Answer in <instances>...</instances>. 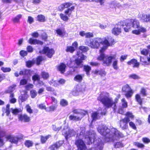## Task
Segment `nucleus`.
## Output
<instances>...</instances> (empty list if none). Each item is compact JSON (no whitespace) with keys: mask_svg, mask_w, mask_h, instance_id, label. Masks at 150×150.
<instances>
[{"mask_svg":"<svg viewBox=\"0 0 150 150\" xmlns=\"http://www.w3.org/2000/svg\"><path fill=\"white\" fill-rule=\"evenodd\" d=\"M97 130L101 134L105 137V141L106 142H114L119 137H124V135L117 129L112 128L110 131V129L105 125L99 126Z\"/></svg>","mask_w":150,"mask_h":150,"instance_id":"obj_1","label":"nucleus"},{"mask_svg":"<svg viewBox=\"0 0 150 150\" xmlns=\"http://www.w3.org/2000/svg\"><path fill=\"white\" fill-rule=\"evenodd\" d=\"M97 100L103 105L105 107L103 111L105 109L106 112V109L112 108L113 111L115 112L117 108L116 103L118 101V99L116 98L113 100L112 98L110 97L109 94L106 92H101L97 98Z\"/></svg>","mask_w":150,"mask_h":150,"instance_id":"obj_2","label":"nucleus"},{"mask_svg":"<svg viewBox=\"0 0 150 150\" xmlns=\"http://www.w3.org/2000/svg\"><path fill=\"white\" fill-rule=\"evenodd\" d=\"M114 41L113 39L111 38H109L108 40H105L104 41L100 38H96L86 41V44L91 48L97 49L98 48L100 45L101 44L103 45L102 48L106 46H107V48L108 46L111 45Z\"/></svg>","mask_w":150,"mask_h":150,"instance_id":"obj_3","label":"nucleus"},{"mask_svg":"<svg viewBox=\"0 0 150 150\" xmlns=\"http://www.w3.org/2000/svg\"><path fill=\"white\" fill-rule=\"evenodd\" d=\"M77 131L76 138H79V139H77L75 142V144L77 146L78 150H86L87 148L84 142L81 139L84 137L85 132V128L84 127H79Z\"/></svg>","mask_w":150,"mask_h":150,"instance_id":"obj_4","label":"nucleus"},{"mask_svg":"<svg viewBox=\"0 0 150 150\" xmlns=\"http://www.w3.org/2000/svg\"><path fill=\"white\" fill-rule=\"evenodd\" d=\"M107 49V46L102 48L100 50V55L97 59L99 60H103V64L104 66H109L112 62V59H115L114 56H112L105 55L104 53V51Z\"/></svg>","mask_w":150,"mask_h":150,"instance_id":"obj_5","label":"nucleus"},{"mask_svg":"<svg viewBox=\"0 0 150 150\" xmlns=\"http://www.w3.org/2000/svg\"><path fill=\"white\" fill-rule=\"evenodd\" d=\"M75 8L74 6H72L70 8L65 10L64 12L65 14L62 13L60 14V18L64 21H67L69 19L68 16H71L72 11Z\"/></svg>","mask_w":150,"mask_h":150,"instance_id":"obj_6","label":"nucleus"},{"mask_svg":"<svg viewBox=\"0 0 150 150\" xmlns=\"http://www.w3.org/2000/svg\"><path fill=\"white\" fill-rule=\"evenodd\" d=\"M96 134L94 132H87L85 136V142L88 144H90L92 142H93L95 145L97 142L95 140Z\"/></svg>","mask_w":150,"mask_h":150,"instance_id":"obj_7","label":"nucleus"},{"mask_svg":"<svg viewBox=\"0 0 150 150\" xmlns=\"http://www.w3.org/2000/svg\"><path fill=\"white\" fill-rule=\"evenodd\" d=\"M77 55L78 56V59H76L75 61V63L76 64L75 67L81 68L83 66V62L82 60L85 59L86 57V56L83 55L81 52L80 53L79 52H77Z\"/></svg>","mask_w":150,"mask_h":150,"instance_id":"obj_8","label":"nucleus"},{"mask_svg":"<svg viewBox=\"0 0 150 150\" xmlns=\"http://www.w3.org/2000/svg\"><path fill=\"white\" fill-rule=\"evenodd\" d=\"M102 108H100L98 109V110L97 112H95L92 113L91 117L93 121L96 120L98 119H99L101 116L103 115H105L106 114V110L105 111L100 112V110H101Z\"/></svg>","mask_w":150,"mask_h":150,"instance_id":"obj_9","label":"nucleus"},{"mask_svg":"<svg viewBox=\"0 0 150 150\" xmlns=\"http://www.w3.org/2000/svg\"><path fill=\"white\" fill-rule=\"evenodd\" d=\"M62 134L65 135L66 139H67L69 137H71L75 135L76 131L73 129H69L68 128L64 129L62 131Z\"/></svg>","mask_w":150,"mask_h":150,"instance_id":"obj_10","label":"nucleus"},{"mask_svg":"<svg viewBox=\"0 0 150 150\" xmlns=\"http://www.w3.org/2000/svg\"><path fill=\"white\" fill-rule=\"evenodd\" d=\"M130 121L128 117H125L120 120V127L123 130L127 129L128 128V123Z\"/></svg>","mask_w":150,"mask_h":150,"instance_id":"obj_11","label":"nucleus"},{"mask_svg":"<svg viewBox=\"0 0 150 150\" xmlns=\"http://www.w3.org/2000/svg\"><path fill=\"white\" fill-rule=\"evenodd\" d=\"M54 51L52 49H49L47 47H45L42 51L40 52L41 53L46 54L49 58H51L54 53Z\"/></svg>","mask_w":150,"mask_h":150,"instance_id":"obj_12","label":"nucleus"},{"mask_svg":"<svg viewBox=\"0 0 150 150\" xmlns=\"http://www.w3.org/2000/svg\"><path fill=\"white\" fill-rule=\"evenodd\" d=\"M72 4V3L69 2L63 3L58 7L57 9L58 11L62 12L65 8H70V6H73Z\"/></svg>","mask_w":150,"mask_h":150,"instance_id":"obj_13","label":"nucleus"},{"mask_svg":"<svg viewBox=\"0 0 150 150\" xmlns=\"http://www.w3.org/2000/svg\"><path fill=\"white\" fill-rule=\"evenodd\" d=\"M129 22V24L131 25V27L134 28H138L139 27L140 25L139 21L136 19H131L130 20H127Z\"/></svg>","mask_w":150,"mask_h":150,"instance_id":"obj_14","label":"nucleus"},{"mask_svg":"<svg viewBox=\"0 0 150 150\" xmlns=\"http://www.w3.org/2000/svg\"><path fill=\"white\" fill-rule=\"evenodd\" d=\"M72 112L78 115L77 116L82 115V117L87 113V111L80 109H74L72 110Z\"/></svg>","mask_w":150,"mask_h":150,"instance_id":"obj_15","label":"nucleus"},{"mask_svg":"<svg viewBox=\"0 0 150 150\" xmlns=\"http://www.w3.org/2000/svg\"><path fill=\"white\" fill-rule=\"evenodd\" d=\"M6 138L8 141L11 143L17 144L18 143V139L13 136L8 135L6 137Z\"/></svg>","mask_w":150,"mask_h":150,"instance_id":"obj_16","label":"nucleus"},{"mask_svg":"<svg viewBox=\"0 0 150 150\" xmlns=\"http://www.w3.org/2000/svg\"><path fill=\"white\" fill-rule=\"evenodd\" d=\"M140 60L144 65H148L150 64V58L148 57L145 56L143 57H140Z\"/></svg>","mask_w":150,"mask_h":150,"instance_id":"obj_17","label":"nucleus"},{"mask_svg":"<svg viewBox=\"0 0 150 150\" xmlns=\"http://www.w3.org/2000/svg\"><path fill=\"white\" fill-rule=\"evenodd\" d=\"M63 143L62 141H59L56 142L50 147V149L51 150H55L60 146Z\"/></svg>","mask_w":150,"mask_h":150,"instance_id":"obj_18","label":"nucleus"},{"mask_svg":"<svg viewBox=\"0 0 150 150\" xmlns=\"http://www.w3.org/2000/svg\"><path fill=\"white\" fill-rule=\"evenodd\" d=\"M112 33L115 35H119L121 32V28L118 26H115L111 30Z\"/></svg>","mask_w":150,"mask_h":150,"instance_id":"obj_19","label":"nucleus"},{"mask_svg":"<svg viewBox=\"0 0 150 150\" xmlns=\"http://www.w3.org/2000/svg\"><path fill=\"white\" fill-rule=\"evenodd\" d=\"M66 67V66L65 64L61 63L57 66V69L61 73L63 74L65 72Z\"/></svg>","mask_w":150,"mask_h":150,"instance_id":"obj_20","label":"nucleus"},{"mask_svg":"<svg viewBox=\"0 0 150 150\" xmlns=\"http://www.w3.org/2000/svg\"><path fill=\"white\" fill-rule=\"evenodd\" d=\"M127 63L129 65L132 64L133 67L138 68L139 65V63L137 62V60L135 59H131L130 61L127 62Z\"/></svg>","mask_w":150,"mask_h":150,"instance_id":"obj_21","label":"nucleus"},{"mask_svg":"<svg viewBox=\"0 0 150 150\" xmlns=\"http://www.w3.org/2000/svg\"><path fill=\"white\" fill-rule=\"evenodd\" d=\"M19 119L25 122H28L30 120V118L25 114L19 115Z\"/></svg>","mask_w":150,"mask_h":150,"instance_id":"obj_22","label":"nucleus"},{"mask_svg":"<svg viewBox=\"0 0 150 150\" xmlns=\"http://www.w3.org/2000/svg\"><path fill=\"white\" fill-rule=\"evenodd\" d=\"M103 144L101 142L98 143L97 145H95V148H91L90 150H102L103 148Z\"/></svg>","mask_w":150,"mask_h":150,"instance_id":"obj_23","label":"nucleus"},{"mask_svg":"<svg viewBox=\"0 0 150 150\" xmlns=\"http://www.w3.org/2000/svg\"><path fill=\"white\" fill-rule=\"evenodd\" d=\"M32 71L29 70H25L23 71H21L19 72V75H24L28 78L31 75Z\"/></svg>","mask_w":150,"mask_h":150,"instance_id":"obj_24","label":"nucleus"},{"mask_svg":"<svg viewBox=\"0 0 150 150\" xmlns=\"http://www.w3.org/2000/svg\"><path fill=\"white\" fill-rule=\"evenodd\" d=\"M82 118V116H74L71 115L69 116V119L70 120L75 121H78L80 120Z\"/></svg>","mask_w":150,"mask_h":150,"instance_id":"obj_25","label":"nucleus"},{"mask_svg":"<svg viewBox=\"0 0 150 150\" xmlns=\"http://www.w3.org/2000/svg\"><path fill=\"white\" fill-rule=\"evenodd\" d=\"M29 42L30 43L34 45L39 44L42 45L43 44L42 42L36 39H34L32 38H30V39L29 40Z\"/></svg>","mask_w":150,"mask_h":150,"instance_id":"obj_26","label":"nucleus"},{"mask_svg":"<svg viewBox=\"0 0 150 150\" xmlns=\"http://www.w3.org/2000/svg\"><path fill=\"white\" fill-rule=\"evenodd\" d=\"M141 19L143 22H150V14H142Z\"/></svg>","mask_w":150,"mask_h":150,"instance_id":"obj_27","label":"nucleus"},{"mask_svg":"<svg viewBox=\"0 0 150 150\" xmlns=\"http://www.w3.org/2000/svg\"><path fill=\"white\" fill-rule=\"evenodd\" d=\"M135 98L136 101L141 105V107H142V99L141 98L140 95L139 94H137L135 95Z\"/></svg>","mask_w":150,"mask_h":150,"instance_id":"obj_28","label":"nucleus"},{"mask_svg":"<svg viewBox=\"0 0 150 150\" xmlns=\"http://www.w3.org/2000/svg\"><path fill=\"white\" fill-rule=\"evenodd\" d=\"M112 5L115 8V10H116V8L118 7V8H120L121 7V6L120 5L119 3H117V2L112 1L110 2V7H111Z\"/></svg>","mask_w":150,"mask_h":150,"instance_id":"obj_29","label":"nucleus"},{"mask_svg":"<svg viewBox=\"0 0 150 150\" xmlns=\"http://www.w3.org/2000/svg\"><path fill=\"white\" fill-rule=\"evenodd\" d=\"M41 75L44 79H47L49 77V74L48 72L45 71H42L41 73Z\"/></svg>","mask_w":150,"mask_h":150,"instance_id":"obj_30","label":"nucleus"},{"mask_svg":"<svg viewBox=\"0 0 150 150\" xmlns=\"http://www.w3.org/2000/svg\"><path fill=\"white\" fill-rule=\"evenodd\" d=\"M37 20L41 22H44L45 21V16L43 15L40 14L37 16Z\"/></svg>","mask_w":150,"mask_h":150,"instance_id":"obj_31","label":"nucleus"},{"mask_svg":"<svg viewBox=\"0 0 150 150\" xmlns=\"http://www.w3.org/2000/svg\"><path fill=\"white\" fill-rule=\"evenodd\" d=\"M51 137V136L50 135H48L45 137H44L42 136H41L40 140L42 144L45 143L47 140L49 138Z\"/></svg>","mask_w":150,"mask_h":150,"instance_id":"obj_32","label":"nucleus"},{"mask_svg":"<svg viewBox=\"0 0 150 150\" xmlns=\"http://www.w3.org/2000/svg\"><path fill=\"white\" fill-rule=\"evenodd\" d=\"M9 100L10 103H14L16 102V99L14 98V94L13 93H11L9 96Z\"/></svg>","mask_w":150,"mask_h":150,"instance_id":"obj_33","label":"nucleus"},{"mask_svg":"<svg viewBox=\"0 0 150 150\" xmlns=\"http://www.w3.org/2000/svg\"><path fill=\"white\" fill-rule=\"evenodd\" d=\"M125 26L126 27H125L124 28V30L126 32H128L129 31V30L131 28V25H130L129 24V22L127 20L126 21Z\"/></svg>","mask_w":150,"mask_h":150,"instance_id":"obj_34","label":"nucleus"},{"mask_svg":"<svg viewBox=\"0 0 150 150\" xmlns=\"http://www.w3.org/2000/svg\"><path fill=\"white\" fill-rule=\"evenodd\" d=\"M24 144L27 147L29 148L33 146V143L30 140H27L25 141Z\"/></svg>","mask_w":150,"mask_h":150,"instance_id":"obj_35","label":"nucleus"},{"mask_svg":"<svg viewBox=\"0 0 150 150\" xmlns=\"http://www.w3.org/2000/svg\"><path fill=\"white\" fill-rule=\"evenodd\" d=\"M140 93L143 96H147L146 90V89L143 87L141 88L140 90Z\"/></svg>","mask_w":150,"mask_h":150,"instance_id":"obj_36","label":"nucleus"},{"mask_svg":"<svg viewBox=\"0 0 150 150\" xmlns=\"http://www.w3.org/2000/svg\"><path fill=\"white\" fill-rule=\"evenodd\" d=\"M95 73L98 74L102 76H105L106 74L105 72L103 70H101L99 71L96 70L95 71Z\"/></svg>","mask_w":150,"mask_h":150,"instance_id":"obj_37","label":"nucleus"},{"mask_svg":"<svg viewBox=\"0 0 150 150\" xmlns=\"http://www.w3.org/2000/svg\"><path fill=\"white\" fill-rule=\"evenodd\" d=\"M84 70L86 72L87 75L89 74V71L91 70V67L88 65H85L83 67Z\"/></svg>","mask_w":150,"mask_h":150,"instance_id":"obj_38","label":"nucleus"},{"mask_svg":"<svg viewBox=\"0 0 150 150\" xmlns=\"http://www.w3.org/2000/svg\"><path fill=\"white\" fill-rule=\"evenodd\" d=\"M121 101L122 103L121 107L123 108H127V104L125 99L122 98L121 100Z\"/></svg>","mask_w":150,"mask_h":150,"instance_id":"obj_39","label":"nucleus"},{"mask_svg":"<svg viewBox=\"0 0 150 150\" xmlns=\"http://www.w3.org/2000/svg\"><path fill=\"white\" fill-rule=\"evenodd\" d=\"M28 97V96L27 93L25 92H24V94L21 95L20 99L22 102H23L25 100L27 99Z\"/></svg>","mask_w":150,"mask_h":150,"instance_id":"obj_40","label":"nucleus"},{"mask_svg":"<svg viewBox=\"0 0 150 150\" xmlns=\"http://www.w3.org/2000/svg\"><path fill=\"white\" fill-rule=\"evenodd\" d=\"M79 49L83 52H86L89 49L88 47H87L82 46L79 47Z\"/></svg>","mask_w":150,"mask_h":150,"instance_id":"obj_41","label":"nucleus"},{"mask_svg":"<svg viewBox=\"0 0 150 150\" xmlns=\"http://www.w3.org/2000/svg\"><path fill=\"white\" fill-rule=\"evenodd\" d=\"M82 76L79 75L76 76L74 78V80L78 82H80L82 80Z\"/></svg>","mask_w":150,"mask_h":150,"instance_id":"obj_42","label":"nucleus"},{"mask_svg":"<svg viewBox=\"0 0 150 150\" xmlns=\"http://www.w3.org/2000/svg\"><path fill=\"white\" fill-rule=\"evenodd\" d=\"M114 146L115 148H120L123 147L124 145L121 142H117L114 144Z\"/></svg>","mask_w":150,"mask_h":150,"instance_id":"obj_43","label":"nucleus"},{"mask_svg":"<svg viewBox=\"0 0 150 150\" xmlns=\"http://www.w3.org/2000/svg\"><path fill=\"white\" fill-rule=\"evenodd\" d=\"M126 92L127 93L125 94V96L127 98L130 97L133 93V91L132 89Z\"/></svg>","mask_w":150,"mask_h":150,"instance_id":"obj_44","label":"nucleus"},{"mask_svg":"<svg viewBox=\"0 0 150 150\" xmlns=\"http://www.w3.org/2000/svg\"><path fill=\"white\" fill-rule=\"evenodd\" d=\"M125 115L127 116L126 117H128L129 120H130V118L132 119L134 117V116L132 114V113L130 112H127Z\"/></svg>","mask_w":150,"mask_h":150,"instance_id":"obj_45","label":"nucleus"},{"mask_svg":"<svg viewBox=\"0 0 150 150\" xmlns=\"http://www.w3.org/2000/svg\"><path fill=\"white\" fill-rule=\"evenodd\" d=\"M50 85H52L53 86L57 87L59 86V83L58 81H54L52 80L50 82Z\"/></svg>","mask_w":150,"mask_h":150,"instance_id":"obj_46","label":"nucleus"},{"mask_svg":"<svg viewBox=\"0 0 150 150\" xmlns=\"http://www.w3.org/2000/svg\"><path fill=\"white\" fill-rule=\"evenodd\" d=\"M75 50V49L72 46H67L66 49V51L67 52H70L72 53Z\"/></svg>","mask_w":150,"mask_h":150,"instance_id":"obj_47","label":"nucleus"},{"mask_svg":"<svg viewBox=\"0 0 150 150\" xmlns=\"http://www.w3.org/2000/svg\"><path fill=\"white\" fill-rule=\"evenodd\" d=\"M16 86V85H12V86L10 87L8 89L6 90V92L7 93H11L15 89L14 87Z\"/></svg>","mask_w":150,"mask_h":150,"instance_id":"obj_48","label":"nucleus"},{"mask_svg":"<svg viewBox=\"0 0 150 150\" xmlns=\"http://www.w3.org/2000/svg\"><path fill=\"white\" fill-rule=\"evenodd\" d=\"M131 89L129 87L128 85H126L125 86H124L122 88V90L123 91L126 92L127 91H128L129 90Z\"/></svg>","mask_w":150,"mask_h":150,"instance_id":"obj_49","label":"nucleus"},{"mask_svg":"<svg viewBox=\"0 0 150 150\" xmlns=\"http://www.w3.org/2000/svg\"><path fill=\"white\" fill-rule=\"evenodd\" d=\"M118 60L115 59L113 62L112 66L114 69H118L117 66Z\"/></svg>","mask_w":150,"mask_h":150,"instance_id":"obj_50","label":"nucleus"},{"mask_svg":"<svg viewBox=\"0 0 150 150\" xmlns=\"http://www.w3.org/2000/svg\"><path fill=\"white\" fill-rule=\"evenodd\" d=\"M30 95L32 98H34L37 95V92L35 90H32L30 91Z\"/></svg>","mask_w":150,"mask_h":150,"instance_id":"obj_51","label":"nucleus"},{"mask_svg":"<svg viewBox=\"0 0 150 150\" xmlns=\"http://www.w3.org/2000/svg\"><path fill=\"white\" fill-rule=\"evenodd\" d=\"M25 108L27 112L31 114L33 112V110L30 107L28 104L26 106Z\"/></svg>","mask_w":150,"mask_h":150,"instance_id":"obj_52","label":"nucleus"},{"mask_svg":"<svg viewBox=\"0 0 150 150\" xmlns=\"http://www.w3.org/2000/svg\"><path fill=\"white\" fill-rule=\"evenodd\" d=\"M57 33L61 36H63V34L64 33V31L60 29H58L56 30Z\"/></svg>","mask_w":150,"mask_h":150,"instance_id":"obj_53","label":"nucleus"},{"mask_svg":"<svg viewBox=\"0 0 150 150\" xmlns=\"http://www.w3.org/2000/svg\"><path fill=\"white\" fill-rule=\"evenodd\" d=\"M129 77L134 79H138L140 77L135 74H132L129 75Z\"/></svg>","mask_w":150,"mask_h":150,"instance_id":"obj_54","label":"nucleus"},{"mask_svg":"<svg viewBox=\"0 0 150 150\" xmlns=\"http://www.w3.org/2000/svg\"><path fill=\"white\" fill-rule=\"evenodd\" d=\"M60 104L62 106H66L68 105V102L66 100L62 99L60 101Z\"/></svg>","mask_w":150,"mask_h":150,"instance_id":"obj_55","label":"nucleus"},{"mask_svg":"<svg viewBox=\"0 0 150 150\" xmlns=\"http://www.w3.org/2000/svg\"><path fill=\"white\" fill-rule=\"evenodd\" d=\"M134 144L135 146H136L139 148H143L144 146L143 144L139 143L138 142H134Z\"/></svg>","mask_w":150,"mask_h":150,"instance_id":"obj_56","label":"nucleus"},{"mask_svg":"<svg viewBox=\"0 0 150 150\" xmlns=\"http://www.w3.org/2000/svg\"><path fill=\"white\" fill-rule=\"evenodd\" d=\"M40 78V76L38 74H35V75H34L32 77L33 80L34 81L36 80H39Z\"/></svg>","mask_w":150,"mask_h":150,"instance_id":"obj_57","label":"nucleus"},{"mask_svg":"<svg viewBox=\"0 0 150 150\" xmlns=\"http://www.w3.org/2000/svg\"><path fill=\"white\" fill-rule=\"evenodd\" d=\"M10 105L9 104H8L6 105V115L8 116L10 113Z\"/></svg>","mask_w":150,"mask_h":150,"instance_id":"obj_58","label":"nucleus"},{"mask_svg":"<svg viewBox=\"0 0 150 150\" xmlns=\"http://www.w3.org/2000/svg\"><path fill=\"white\" fill-rule=\"evenodd\" d=\"M26 66L28 67H30L32 66L34 62L33 61H28L26 62Z\"/></svg>","mask_w":150,"mask_h":150,"instance_id":"obj_59","label":"nucleus"},{"mask_svg":"<svg viewBox=\"0 0 150 150\" xmlns=\"http://www.w3.org/2000/svg\"><path fill=\"white\" fill-rule=\"evenodd\" d=\"M10 110L11 112L14 115H17L18 112V110L17 109H14L13 108H11Z\"/></svg>","mask_w":150,"mask_h":150,"instance_id":"obj_60","label":"nucleus"},{"mask_svg":"<svg viewBox=\"0 0 150 150\" xmlns=\"http://www.w3.org/2000/svg\"><path fill=\"white\" fill-rule=\"evenodd\" d=\"M57 107L56 105H53L49 107V111H53L56 109Z\"/></svg>","mask_w":150,"mask_h":150,"instance_id":"obj_61","label":"nucleus"},{"mask_svg":"<svg viewBox=\"0 0 150 150\" xmlns=\"http://www.w3.org/2000/svg\"><path fill=\"white\" fill-rule=\"evenodd\" d=\"M1 69L4 72H9L11 70V68H5L4 67H1Z\"/></svg>","mask_w":150,"mask_h":150,"instance_id":"obj_62","label":"nucleus"},{"mask_svg":"<svg viewBox=\"0 0 150 150\" xmlns=\"http://www.w3.org/2000/svg\"><path fill=\"white\" fill-rule=\"evenodd\" d=\"M142 54L144 55H147L149 52V50L145 49H143L141 51Z\"/></svg>","mask_w":150,"mask_h":150,"instance_id":"obj_63","label":"nucleus"},{"mask_svg":"<svg viewBox=\"0 0 150 150\" xmlns=\"http://www.w3.org/2000/svg\"><path fill=\"white\" fill-rule=\"evenodd\" d=\"M93 37V33L90 32L86 33L85 36L86 38H89Z\"/></svg>","mask_w":150,"mask_h":150,"instance_id":"obj_64","label":"nucleus"}]
</instances>
